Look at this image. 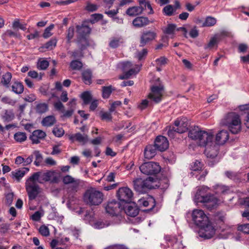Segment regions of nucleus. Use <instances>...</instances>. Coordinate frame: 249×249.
Masks as SVG:
<instances>
[{"mask_svg": "<svg viewBox=\"0 0 249 249\" xmlns=\"http://www.w3.org/2000/svg\"><path fill=\"white\" fill-rule=\"evenodd\" d=\"M112 92L111 87H103L102 96L104 98H107L109 97Z\"/></svg>", "mask_w": 249, "mask_h": 249, "instance_id": "53", "label": "nucleus"}, {"mask_svg": "<svg viewBox=\"0 0 249 249\" xmlns=\"http://www.w3.org/2000/svg\"><path fill=\"white\" fill-rule=\"evenodd\" d=\"M154 145L158 150L164 151L168 148L169 142L166 137L159 136L156 139Z\"/></svg>", "mask_w": 249, "mask_h": 249, "instance_id": "17", "label": "nucleus"}, {"mask_svg": "<svg viewBox=\"0 0 249 249\" xmlns=\"http://www.w3.org/2000/svg\"><path fill=\"white\" fill-rule=\"evenodd\" d=\"M213 190L218 195L227 194L230 191L228 187L219 184L213 186Z\"/></svg>", "mask_w": 249, "mask_h": 249, "instance_id": "30", "label": "nucleus"}, {"mask_svg": "<svg viewBox=\"0 0 249 249\" xmlns=\"http://www.w3.org/2000/svg\"><path fill=\"white\" fill-rule=\"evenodd\" d=\"M221 124L228 127L233 134H237L241 129V121L240 116L235 112L228 113L221 120Z\"/></svg>", "mask_w": 249, "mask_h": 249, "instance_id": "2", "label": "nucleus"}, {"mask_svg": "<svg viewBox=\"0 0 249 249\" xmlns=\"http://www.w3.org/2000/svg\"><path fill=\"white\" fill-rule=\"evenodd\" d=\"M156 181V178L153 177H148L146 179H144L143 185L145 188V190L153 189L154 188V184Z\"/></svg>", "mask_w": 249, "mask_h": 249, "instance_id": "31", "label": "nucleus"}, {"mask_svg": "<svg viewBox=\"0 0 249 249\" xmlns=\"http://www.w3.org/2000/svg\"><path fill=\"white\" fill-rule=\"evenodd\" d=\"M150 82L151 84L154 83V85L151 86V92L148 94V97L155 103H158L161 101L164 91V86L161 84L159 79H156L155 82L154 80L150 81Z\"/></svg>", "mask_w": 249, "mask_h": 249, "instance_id": "5", "label": "nucleus"}, {"mask_svg": "<svg viewBox=\"0 0 249 249\" xmlns=\"http://www.w3.org/2000/svg\"><path fill=\"white\" fill-rule=\"evenodd\" d=\"M12 27L14 29L20 28L23 31L26 29V25L21 24L18 20H15L13 23Z\"/></svg>", "mask_w": 249, "mask_h": 249, "instance_id": "56", "label": "nucleus"}, {"mask_svg": "<svg viewBox=\"0 0 249 249\" xmlns=\"http://www.w3.org/2000/svg\"><path fill=\"white\" fill-rule=\"evenodd\" d=\"M1 101L3 103L7 104L12 106H14L16 103V100L12 99L8 96H5L2 97Z\"/></svg>", "mask_w": 249, "mask_h": 249, "instance_id": "49", "label": "nucleus"}, {"mask_svg": "<svg viewBox=\"0 0 249 249\" xmlns=\"http://www.w3.org/2000/svg\"><path fill=\"white\" fill-rule=\"evenodd\" d=\"M14 138L17 142L21 143L26 140L27 136L24 132H18L14 134Z\"/></svg>", "mask_w": 249, "mask_h": 249, "instance_id": "37", "label": "nucleus"}, {"mask_svg": "<svg viewBox=\"0 0 249 249\" xmlns=\"http://www.w3.org/2000/svg\"><path fill=\"white\" fill-rule=\"evenodd\" d=\"M56 122L55 118L54 116H48L44 118L42 121V124L45 126H52Z\"/></svg>", "mask_w": 249, "mask_h": 249, "instance_id": "34", "label": "nucleus"}, {"mask_svg": "<svg viewBox=\"0 0 249 249\" xmlns=\"http://www.w3.org/2000/svg\"><path fill=\"white\" fill-rule=\"evenodd\" d=\"M12 90L16 94H21L24 90L23 85L19 82H15L11 86Z\"/></svg>", "mask_w": 249, "mask_h": 249, "instance_id": "33", "label": "nucleus"}, {"mask_svg": "<svg viewBox=\"0 0 249 249\" xmlns=\"http://www.w3.org/2000/svg\"><path fill=\"white\" fill-rule=\"evenodd\" d=\"M149 22L150 21L147 18L139 17L133 20L132 23L135 27L140 28L148 25Z\"/></svg>", "mask_w": 249, "mask_h": 249, "instance_id": "26", "label": "nucleus"}, {"mask_svg": "<svg viewBox=\"0 0 249 249\" xmlns=\"http://www.w3.org/2000/svg\"><path fill=\"white\" fill-rule=\"evenodd\" d=\"M37 182L43 183L44 182L51 181L53 183H57L58 181V177L54 171H47L45 172H37L34 173L32 176Z\"/></svg>", "mask_w": 249, "mask_h": 249, "instance_id": "6", "label": "nucleus"}, {"mask_svg": "<svg viewBox=\"0 0 249 249\" xmlns=\"http://www.w3.org/2000/svg\"><path fill=\"white\" fill-rule=\"evenodd\" d=\"M80 98L83 101L84 105H88L92 100V96L91 92L89 91H84L80 95Z\"/></svg>", "mask_w": 249, "mask_h": 249, "instance_id": "35", "label": "nucleus"}, {"mask_svg": "<svg viewBox=\"0 0 249 249\" xmlns=\"http://www.w3.org/2000/svg\"><path fill=\"white\" fill-rule=\"evenodd\" d=\"M229 132L227 130H221L216 135L215 140L218 144H224L229 139Z\"/></svg>", "mask_w": 249, "mask_h": 249, "instance_id": "23", "label": "nucleus"}, {"mask_svg": "<svg viewBox=\"0 0 249 249\" xmlns=\"http://www.w3.org/2000/svg\"><path fill=\"white\" fill-rule=\"evenodd\" d=\"M29 171V168L23 167L18 169L15 170L11 172V175L13 178L19 181L21 178L23 177L26 173Z\"/></svg>", "mask_w": 249, "mask_h": 249, "instance_id": "24", "label": "nucleus"}, {"mask_svg": "<svg viewBox=\"0 0 249 249\" xmlns=\"http://www.w3.org/2000/svg\"><path fill=\"white\" fill-rule=\"evenodd\" d=\"M69 139L72 142L76 141L84 145L88 142L89 137L87 134H82L80 133H77L70 135Z\"/></svg>", "mask_w": 249, "mask_h": 249, "instance_id": "20", "label": "nucleus"}, {"mask_svg": "<svg viewBox=\"0 0 249 249\" xmlns=\"http://www.w3.org/2000/svg\"><path fill=\"white\" fill-rule=\"evenodd\" d=\"M119 65L124 74L119 78H128L134 76L139 73L142 67V65H133L130 61L121 62Z\"/></svg>", "mask_w": 249, "mask_h": 249, "instance_id": "7", "label": "nucleus"}, {"mask_svg": "<svg viewBox=\"0 0 249 249\" xmlns=\"http://www.w3.org/2000/svg\"><path fill=\"white\" fill-rule=\"evenodd\" d=\"M237 229L244 233L249 234V223L238 225Z\"/></svg>", "mask_w": 249, "mask_h": 249, "instance_id": "51", "label": "nucleus"}, {"mask_svg": "<svg viewBox=\"0 0 249 249\" xmlns=\"http://www.w3.org/2000/svg\"><path fill=\"white\" fill-rule=\"evenodd\" d=\"M46 136V133L41 130H36L34 131L30 136V139L34 144H37L40 142V140H43Z\"/></svg>", "mask_w": 249, "mask_h": 249, "instance_id": "19", "label": "nucleus"}, {"mask_svg": "<svg viewBox=\"0 0 249 249\" xmlns=\"http://www.w3.org/2000/svg\"><path fill=\"white\" fill-rule=\"evenodd\" d=\"M49 65V62L42 58L39 59L37 63V68L40 70H46L48 67Z\"/></svg>", "mask_w": 249, "mask_h": 249, "instance_id": "41", "label": "nucleus"}, {"mask_svg": "<svg viewBox=\"0 0 249 249\" xmlns=\"http://www.w3.org/2000/svg\"><path fill=\"white\" fill-rule=\"evenodd\" d=\"M36 181L32 176L28 178L26 181V190L30 200L35 199L38 195L41 192V189L36 183Z\"/></svg>", "mask_w": 249, "mask_h": 249, "instance_id": "9", "label": "nucleus"}, {"mask_svg": "<svg viewBox=\"0 0 249 249\" xmlns=\"http://www.w3.org/2000/svg\"><path fill=\"white\" fill-rule=\"evenodd\" d=\"M123 39L121 37H113L110 39L109 46L112 48H116L123 43Z\"/></svg>", "mask_w": 249, "mask_h": 249, "instance_id": "32", "label": "nucleus"}, {"mask_svg": "<svg viewBox=\"0 0 249 249\" xmlns=\"http://www.w3.org/2000/svg\"><path fill=\"white\" fill-rule=\"evenodd\" d=\"M143 10V8L139 6H133L127 9L126 14L130 17H134L141 14Z\"/></svg>", "mask_w": 249, "mask_h": 249, "instance_id": "28", "label": "nucleus"}, {"mask_svg": "<svg viewBox=\"0 0 249 249\" xmlns=\"http://www.w3.org/2000/svg\"><path fill=\"white\" fill-rule=\"evenodd\" d=\"M176 26L174 24H169L164 29H162V31L164 34L168 35L174 34Z\"/></svg>", "mask_w": 249, "mask_h": 249, "instance_id": "42", "label": "nucleus"}, {"mask_svg": "<svg viewBox=\"0 0 249 249\" xmlns=\"http://www.w3.org/2000/svg\"><path fill=\"white\" fill-rule=\"evenodd\" d=\"M39 233L44 236H48L50 234V231L48 228L45 226H41L39 229Z\"/></svg>", "mask_w": 249, "mask_h": 249, "instance_id": "52", "label": "nucleus"}, {"mask_svg": "<svg viewBox=\"0 0 249 249\" xmlns=\"http://www.w3.org/2000/svg\"><path fill=\"white\" fill-rule=\"evenodd\" d=\"M83 182L82 180L74 178L71 184V190L74 191H77L78 190L79 186Z\"/></svg>", "mask_w": 249, "mask_h": 249, "instance_id": "48", "label": "nucleus"}, {"mask_svg": "<svg viewBox=\"0 0 249 249\" xmlns=\"http://www.w3.org/2000/svg\"><path fill=\"white\" fill-rule=\"evenodd\" d=\"M122 209L120 202L116 200L108 201L105 206L106 213L112 216L118 215Z\"/></svg>", "mask_w": 249, "mask_h": 249, "instance_id": "12", "label": "nucleus"}, {"mask_svg": "<svg viewBox=\"0 0 249 249\" xmlns=\"http://www.w3.org/2000/svg\"><path fill=\"white\" fill-rule=\"evenodd\" d=\"M54 25L53 24H51L49 27H47L43 34V37L44 38H47L50 37L52 34L51 31L54 28Z\"/></svg>", "mask_w": 249, "mask_h": 249, "instance_id": "47", "label": "nucleus"}, {"mask_svg": "<svg viewBox=\"0 0 249 249\" xmlns=\"http://www.w3.org/2000/svg\"><path fill=\"white\" fill-rule=\"evenodd\" d=\"M188 136L192 140L197 141L201 146H205L213 141V134L212 130L208 131L200 130L198 127L191 129L188 133Z\"/></svg>", "mask_w": 249, "mask_h": 249, "instance_id": "1", "label": "nucleus"}, {"mask_svg": "<svg viewBox=\"0 0 249 249\" xmlns=\"http://www.w3.org/2000/svg\"><path fill=\"white\" fill-rule=\"evenodd\" d=\"M216 23L215 18L209 16L206 17L204 22L202 23V27H211L214 25Z\"/></svg>", "mask_w": 249, "mask_h": 249, "instance_id": "38", "label": "nucleus"}, {"mask_svg": "<svg viewBox=\"0 0 249 249\" xmlns=\"http://www.w3.org/2000/svg\"><path fill=\"white\" fill-rule=\"evenodd\" d=\"M154 145H148L146 146L144 150V157L145 159L150 160L156 155V150Z\"/></svg>", "mask_w": 249, "mask_h": 249, "instance_id": "25", "label": "nucleus"}, {"mask_svg": "<svg viewBox=\"0 0 249 249\" xmlns=\"http://www.w3.org/2000/svg\"><path fill=\"white\" fill-rule=\"evenodd\" d=\"M77 36V42L78 46L81 50H83L86 46L88 45V41L86 36L90 34L91 29L85 23L76 26Z\"/></svg>", "mask_w": 249, "mask_h": 249, "instance_id": "8", "label": "nucleus"}, {"mask_svg": "<svg viewBox=\"0 0 249 249\" xmlns=\"http://www.w3.org/2000/svg\"><path fill=\"white\" fill-rule=\"evenodd\" d=\"M189 122L185 117L178 118L174 123V130L178 133H183L188 129Z\"/></svg>", "mask_w": 249, "mask_h": 249, "instance_id": "15", "label": "nucleus"}, {"mask_svg": "<svg viewBox=\"0 0 249 249\" xmlns=\"http://www.w3.org/2000/svg\"><path fill=\"white\" fill-rule=\"evenodd\" d=\"M210 188L206 186H203L196 192L195 199L197 203L201 202L205 203V205L209 209H213L215 207L218 202V199L213 195L205 196Z\"/></svg>", "mask_w": 249, "mask_h": 249, "instance_id": "3", "label": "nucleus"}, {"mask_svg": "<svg viewBox=\"0 0 249 249\" xmlns=\"http://www.w3.org/2000/svg\"><path fill=\"white\" fill-rule=\"evenodd\" d=\"M90 103L89 110L90 111H94L98 107V101L97 99H93Z\"/></svg>", "mask_w": 249, "mask_h": 249, "instance_id": "62", "label": "nucleus"}, {"mask_svg": "<svg viewBox=\"0 0 249 249\" xmlns=\"http://www.w3.org/2000/svg\"><path fill=\"white\" fill-rule=\"evenodd\" d=\"M67 38L68 43H70L71 40L73 38L74 33V28L73 27H70L67 31Z\"/></svg>", "mask_w": 249, "mask_h": 249, "instance_id": "54", "label": "nucleus"}, {"mask_svg": "<svg viewBox=\"0 0 249 249\" xmlns=\"http://www.w3.org/2000/svg\"><path fill=\"white\" fill-rule=\"evenodd\" d=\"M14 198V194L13 193H10L6 195V203L8 205L10 206L13 201Z\"/></svg>", "mask_w": 249, "mask_h": 249, "instance_id": "61", "label": "nucleus"}, {"mask_svg": "<svg viewBox=\"0 0 249 249\" xmlns=\"http://www.w3.org/2000/svg\"><path fill=\"white\" fill-rule=\"evenodd\" d=\"M138 202L139 205L145 207L149 206L150 204H151L152 207H153L155 205V199L151 196H149L145 198H142L138 200Z\"/></svg>", "mask_w": 249, "mask_h": 249, "instance_id": "27", "label": "nucleus"}, {"mask_svg": "<svg viewBox=\"0 0 249 249\" xmlns=\"http://www.w3.org/2000/svg\"><path fill=\"white\" fill-rule=\"evenodd\" d=\"M156 64L158 66L162 67L167 64L168 59L164 56H161L156 60Z\"/></svg>", "mask_w": 249, "mask_h": 249, "instance_id": "50", "label": "nucleus"}, {"mask_svg": "<svg viewBox=\"0 0 249 249\" xmlns=\"http://www.w3.org/2000/svg\"><path fill=\"white\" fill-rule=\"evenodd\" d=\"M75 178L70 175H66L63 178L62 181L65 184H70L72 183Z\"/></svg>", "mask_w": 249, "mask_h": 249, "instance_id": "58", "label": "nucleus"}, {"mask_svg": "<svg viewBox=\"0 0 249 249\" xmlns=\"http://www.w3.org/2000/svg\"><path fill=\"white\" fill-rule=\"evenodd\" d=\"M204 226L199 227L201 228L200 236L206 239H209L213 237L215 233V230L213 227L208 220L206 224Z\"/></svg>", "mask_w": 249, "mask_h": 249, "instance_id": "16", "label": "nucleus"}, {"mask_svg": "<svg viewBox=\"0 0 249 249\" xmlns=\"http://www.w3.org/2000/svg\"><path fill=\"white\" fill-rule=\"evenodd\" d=\"M117 195L118 199L120 201L125 202H130L133 196L132 191L128 187L119 188Z\"/></svg>", "mask_w": 249, "mask_h": 249, "instance_id": "14", "label": "nucleus"}, {"mask_svg": "<svg viewBox=\"0 0 249 249\" xmlns=\"http://www.w3.org/2000/svg\"><path fill=\"white\" fill-rule=\"evenodd\" d=\"M54 107L56 110H59L61 112L64 111V106L60 101L54 103Z\"/></svg>", "mask_w": 249, "mask_h": 249, "instance_id": "64", "label": "nucleus"}, {"mask_svg": "<svg viewBox=\"0 0 249 249\" xmlns=\"http://www.w3.org/2000/svg\"><path fill=\"white\" fill-rule=\"evenodd\" d=\"M175 12L174 7L171 5H168L163 9V12L166 16H171Z\"/></svg>", "mask_w": 249, "mask_h": 249, "instance_id": "45", "label": "nucleus"}, {"mask_svg": "<svg viewBox=\"0 0 249 249\" xmlns=\"http://www.w3.org/2000/svg\"><path fill=\"white\" fill-rule=\"evenodd\" d=\"M125 213L131 217H135L139 212V209L135 203H131L124 208Z\"/></svg>", "mask_w": 249, "mask_h": 249, "instance_id": "21", "label": "nucleus"}, {"mask_svg": "<svg viewBox=\"0 0 249 249\" xmlns=\"http://www.w3.org/2000/svg\"><path fill=\"white\" fill-rule=\"evenodd\" d=\"M98 8V6L94 4H92L90 2H88L86 7V9L89 12L95 11Z\"/></svg>", "mask_w": 249, "mask_h": 249, "instance_id": "59", "label": "nucleus"}, {"mask_svg": "<svg viewBox=\"0 0 249 249\" xmlns=\"http://www.w3.org/2000/svg\"><path fill=\"white\" fill-rule=\"evenodd\" d=\"M139 168L142 174L147 175H156L161 170L159 163L152 161L143 163Z\"/></svg>", "mask_w": 249, "mask_h": 249, "instance_id": "10", "label": "nucleus"}, {"mask_svg": "<svg viewBox=\"0 0 249 249\" xmlns=\"http://www.w3.org/2000/svg\"><path fill=\"white\" fill-rule=\"evenodd\" d=\"M48 109V106L46 103H39L36 106V111L39 113H43Z\"/></svg>", "mask_w": 249, "mask_h": 249, "instance_id": "43", "label": "nucleus"}, {"mask_svg": "<svg viewBox=\"0 0 249 249\" xmlns=\"http://www.w3.org/2000/svg\"><path fill=\"white\" fill-rule=\"evenodd\" d=\"M202 168V164L200 162L198 161H196L193 164V165L192 166V170L194 171H199L201 170Z\"/></svg>", "mask_w": 249, "mask_h": 249, "instance_id": "63", "label": "nucleus"}, {"mask_svg": "<svg viewBox=\"0 0 249 249\" xmlns=\"http://www.w3.org/2000/svg\"><path fill=\"white\" fill-rule=\"evenodd\" d=\"M56 43L57 40L55 38H52L41 47L40 49L45 48L48 50H52L56 46Z\"/></svg>", "mask_w": 249, "mask_h": 249, "instance_id": "39", "label": "nucleus"}, {"mask_svg": "<svg viewBox=\"0 0 249 249\" xmlns=\"http://www.w3.org/2000/svg\"><path fill=\"white\" fill-rule=\"evenodd\" d=\"M10 225L8 224H2L0 227V233L4 234L6 233L9 230Z\"/></svg>", "mask_w": 249, "mask_h": 249, "instance_id": "60", "label": "nucleus"}, {"mask_svg": "<svg viewBox=\"0 0 249 249\" xmlns=\"http://www.w3.org/2000/svg\"><path fill=\"white\" fill-rule=\"evenodd\" d=\"M104 198L103 194L95 188L88 189L84 194V202L90 206H96L100 204Z\"/></svg>", "mask_w": 249, "mask_h": 249, "instance_id": "4", "label": "nucleus"}, {"mask_svg": "<svg viewBox=\"0 0 249 249\" xmlns=\"http://www.w3.org/2000/svg\"><path fill=\"white\" fill-rule=\"evenodd\" d=\"M82 67V63L77 60H72L70 64V67L72 70H79Z\"/></svg>", "mask_w": 249, "mask_h": 249, "instance_id": "40", "label": "nucleus"}, {"mask_svg": "<svg viewBox=\"0 0 249 249\" xmlns=\"http://www.w3.org/2000/svg\"><path fill=\"white\" fill-rule=\"evenodd\" d=\"M143 180L141 178L135 179L133 181V185L135 190L139 193L145 192V188L143 185Z\"/></svg>", "mask_w": 249, "mask_h": 249, "instance_id": "29", "label": "nucleus"}, {"mask_svg": "<svg viewBox=\"0 0 249 249\" xmlns=\"http://www.w3.org/2000/svg\"><path fill=\"white\" fill-rule=\"evenodd\" d=\"M53 132L55 136L60 137L64 135V130L62 127H55L53 128Z\"/></svg>", "mask_w": 249, "mask_h": 249, "instance_id": "55", "label": "nucleus"}, {"mask_svg": "<svg viewBox=\"0 0 249 249\" xmlns=\"http://www.w3.org/2000/svg\"><path fill=\"white\" fill-rule=\"evenodd\" d=\"M2 119L6 122H10L15 118V114L12 109L5 110L2 115Z\"/></svg>", "mask_w": 249, "mask_h": 249, "instance_id": "36", "label": "nucleus"}, {"mask_svg": "<svg viewBox=\"0 0 249 249\" xmlns=\"http://www.w3.org/2000/svg\"><path fill=\"white\" fill-rule=\"evenodd\" d=\"M218 42V38L215 35L212 37L208 43V44L205 47V49H212L215 45L217 44Z\"/></svg>", "mask_w": 249, "mask_h": 249, "instance_id": "44", "label": "nucleus"}, {"mask_svg": "<svg viewBox=\"0 0 249 249\" xmlns=\"http://www.w3.org/2000/svg\"><path fill=\"white\" fill-rule=\"evenodd\" d=\"M34 155L35 156L36 158L35 161H34V164L36 166H38L42 160V156L38 151H35L34 152Z\"/></svg>", "mask_w": 249, "mask_h": 249, "instance_id": "46", "label": "nucleus"}, {"mask_svg": "<svg viewBox=\"0 0 249 249\" xmlns=\"http://www.w3.org/2000/svg\"><path fill=\"white\" fill-rule=\"evenodd\" d=\"M147 54V50L146 49H143L142 51L137 53V57L139 60H141L146 56Z\"/></svg>", "mask_w": 249, "mask_h": 249, "instance_id": "57", "label": "nucleus"}, {"mask_svg": "<svg viewBox=\"0 0 249 249\" xmlns=\"http://www.w3.org/2000/svg\"><path fill=\"white\" fill-rule=\"evenodd\" d=\"M157 36L155 31L146 30L142 32L140 39V46L143 47L150 42L155 40Z\"/></svg>", "mask_w": 249, "mask_h": 249, "instance_id": "13", "label": "nucleus"}, {"mask_svg": "<svg viewBox=\"0 0 249 249\" xmlns=\"http://www.w3.org/2000/svg\"><path fill=\"white\" fill-rule=\"evenodd\" d=\"M205 147H206L205 154L207 157L213 159L217 155L219 146L214 141L212 142V144L210 143V144H208Z\"/></svg>", "mask_w": 249, "mask_h": 249, "instance_id": "18", "label": "nucleus"}, {"mask_svg": "<svg viewBox=\"0 0 249 249\" xmlns=\"http://www.w3.org/2000/svg\"><path fill=\"white\" fill-rule=\"evenodd\" d=\"M76 99L73 98L70 100V101L67 104L68 106L69 107V109L66 111L64 109L62 112L63 115L62 117L64 118H70L73 114L75 109L76 106Z\"/></svg>", "mask_w": 249, "mask_h": 249, "instance_id": "22", "label": "nucleus"}, {"mask_svg": "<svg viewBox=\"0 0 249 249\" xmlns=\"http://www.w3.org/2000/svg\"><path fill=\"white\" fill-rule=\"evenodd\" d=\"M192 220L198 227L204 226L208 222L209 218L204 211L200 209L194 210L192 213Z\"/></svg>", "mask_w": 249, "mask_h": 249, "instance_id": "11", "label": "nucleus"}]
</instances>
